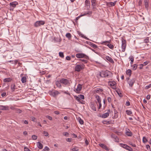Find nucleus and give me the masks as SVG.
<instances>
[{"label": "nucleus", "mask_w": 151, "mask_h": 151, "mask_svg": "<svg viewBox=\"0 0 151 151\" xmlns=\"http://www.w3.org/2000/svg\"><path fill=\"white\" fill-rule=\"evenodd\" d=\"M137 65L136 64H134L132 65V70H135L137 68Z\"/></svg>", "instance_id": "31"}, {"label": "nucleus", "mask_w": 151, "mask_h": 151, "mask_svg": "<svg viewBox=\"0 0 151 151\" xmlns=\"http://www.w3.org/2000/svg\"><path fill=\"white\" fill-rule=\"evenodd\" d=\"M103 90L100 88H96L94 91L95 93H99L100 92H102Z\"/></svg>", "instance_id": "22"}, {"label": "nucleus", "mask_w": 151, "mask_h": 151, "mask_svg": "<svg viewBox=\"0 0 151 151\" xmlns=\"http://www.w3.org/2000/svg\"><path fill=\"white\" fill-rule=\"evenodd\" d=\"M128 83L130 87H132L134 84L135 82V79L133 78L132 79H130L129 78H127Z\"/></svg>", "instance_id": "5"}, {"label": "nucleus", "mask_w": 151, "mask_h": 151, "mask_svg": "<svg viewBox=\"0 0 151 151\" xmlns=\"http://www.w3.org/2000/svg\"><path fill=\"white\" fill-rule=\"evenodd\" d=\"M145 7L147 9L148 7V6H149V5H148V3L147 2H146L145 3Z\"/></svg>", "instance_id": "54"}, {"label": "nucleus", "mask_w": 151, "mask_h": 151, "mask_svg": "<svg viewBox=\"0 0 151 151\" xmlns=\"http://www.w3.org/2000/svg\"><path fill=\"white\" fill-rule=\"evenodd\" d=\"M11 79L10 78H5L4 79V81L5 82H9L11 81Z\"/></svg>", "instance_id": "30"}, {"label": "nucleus", "mask_w": 151, "mask_h": 151, "mask_svg": "<svg viewBox=\"0 0 151 151\" xmlns=\"http://www.w3.org/2000/svg\"><path fill=\"white\" fill-rule=\"evenodd\" d=\"M55 84L59 88H60L62 87V86L61 85V83L60 82V81H57L55 82Z\"/></svg>", "instance_id": "20"}, {"label": "nucleus", "mask_w": 151, "mask_h": 151, "mask_svg": "<svg viewBox=\"0 0 151 151\" xmlns=\"http://www.w3.org/2000/svg\"><path fill=\"white\" fill-rule=\"evenodd\" d=\"M63 135L66 137H68L69 135V134L68 132H64L63 133Z\"/></svg>", "instance_id": "41"}, {"label": "nucleus", "mask_w": 151, "mask_h": 151, "mask_svg": "<svg viewBox=\"0 0 151 151\" xmlns=\"http://www.w3.org/2000/svg\"><path fill=\"white\" fill-rule=\"evenodd\" d=\"M111 136L112 137H113V138H114L115 139V140H116L115 141L116 142H118L117 141V140H118V138L115 135L112 134V135H111Z\"/></svg>", "instance_id": "36"}, {"label": "nucleus", "mask_w": 151, "mask_h": 151, "mask_svg": "<svg viewBox=\"0 0 151 151\" xmlns=\"http://www.w3.org/2000/svg\"><path fill=\"white\" fill-rule=\"evenodd\" d=\"M106 58L107 60L109 61L110 63H114V61L111 57L108 56H107L106 57Z\"/></svg>", "instance_id": "15"}, {"label": "nucleus", "mask_w": 151, "mask_h": 151, "mask_svg": "<svg viewBox=\"0 0 151 151\" xmlns=\"http://www.w3.org/2000/svg\"><path fill=\"white\" fill-rule=\"evenodd\" d=\"M67 141L70 142L71 141L72 139L71 138H68L66 139Z\"/></svg>", "instance_id": "59"}, {"label": "nucleus", "mask_w": 151, "mask_h": 151, "mask_svg": "<svg viewBox=\"0 0 151 151\" xmlns=\"http://www.w3.org/2000/svg\"><path fill=\"white\" fill-rule=\"evenodd\" d=\"M37 146L40 149H42L43 148L42 145L40 142H38L37 143Z\"/></svg>", "instance_id": "23"}, {"label": "nucleus", "mask_w": 151, "mask_h": 151, "mask_svg": "<svg viewBox=\"0 0 151 151\" xmlns=\"http://www.w3.org/2000/svg\"><path fill=\"white\" fill-rule=\"evenodd\" d=\"M10 6L13 8L15 7L18 4V3L17 2L14 1L11 2L10 4Z\"/></svg>", "instance_id": "17"}, {"label": "nucleus", "mask_w": 151, "mask_h": 151, "mask_svg": "<svg viewBox=\"0 0 151 151\" xmlns=\"http://www.w3.org/2000/svg\"><path fill=\"white\" fill-rule=\"evenodd\" d=\"M84 65L83 64L82 65H77L75 67V70L77 72H80L81 70L84 68Z\"/></svg>", "instance_id": "7"}, {"label": "nucleus", "mask_w": 151, "mask_h": 151, "mask_svg": "<svg viewBox=\"0 0 151 151\" xmlns=\"http://www.w3.org/2000/svg\"><path fill=\"white\" fill-rule=\"evenodd\" d=\"M79 60L83 62L84 63H87L88 62V61L84 59H80Z\"/></svg>", "instance_id": "43"}, {"label": "nucleus", "mask_w": 151, "mask_h": 151, "mask_svg": "<svg viewBox=\"0 0 151 151\" xmlns=\"http://www.w3.org/2000/svg\"><path fill=\"white\" fill-rule=\"evenodd\" d=\"M24 151H31L27 147L24 148Z\"/></svg>", "instance_id": "64"}, {"label": "nucleus", "mask_w": 151, "mask_h": 151, "mask_svg": "<svg viewBox=\"0 0 151 151\" xmlns=\"http://www.w3.org/2000/svg\"><path fill=\"white\" fill-rule=\"evenodd\" d=\"M116 1H115L114 2H107V3L106 5L109 7L114 6L116 4Z\"/></svg>", "instance_id": "14"}, {"label": "nucleus", "mask_w": 151, "mask_h": 151, "mask_svg": "<svg viewBox=\"0 0 151 151\" xmlns=\"http://www.w3.org/2000/svg\"><path fill=\"white\" fill-rule=\"evenodd\" d=\"M32 138L33 140H36L37 139V136L35 135H33L32 136Z\"/></svg>", "instance_id": "42"}, {"label": "nucleus", "mask_w": 151, "mask_h": 151, "mask_svg": "<svg viewBox=\"0 0 151 151\" xmlns=\"http://www.w3.org/2000/svg\"><path fill=\"white\" fill-rule=\"evenodd\" d=\"M46 117L49 120H52V118L51 116H50L48 115H47L46 116Z\"/></svg>", "instance_id": "56"}, {"label": "nucleus", "mask_w": 151, "mask_h": 151, "mask_svg": "<svg viewBox=\"0 0 151 151\" xmlns=\"http://www.w3.org/2000/svg\"><path fill=\"white\" fill-rule=\"evenodd\" d=\"M129 58L131 61L134 62V59L133 56H131Z\"/></svg>", "instance_id": "50"}, {"label": "nucleus", "mask_w": 151, "mask_h": 151, "mask_svg": "<svg viewBox=\"0 0 151 151\" xmlns=\"http://www.w3.org/2000/svg\"><path fill=\"white\" fill-rule=\"evenodd\" d=\"M59 56L62 58L64 57V55L63 52H60L59 53Z\"/></svg>", "instance_id": "38"}, {"label": "nucleus", "mask_w": 151, "mask_h": 151, "mask_svg": "<svg viewBox=\"0 0 151 151\" xmlns=\"http://www.w3.org/2000/svg\"><path fill=\"white\" fill-rule=\"evenodd\" d=\"M74 98L76 99V100L78 101V102L81 103V101L80 99V98L79 96H74Z\"/></svg>", "instance_id": "27"}, {"label": "nucleus", "mask_w": 151, "mask_h": 151, "mask_svg": "<svg viewBox=\"0 0 151 151\" xmlns=\"http://www.w3.org/2000/svg\"><path fill=\"white\" fill-rule=\"evenodd\" d=\"M45 23V22L44 21H38L35 22L34 24V25L36 27H38L42 25H43Z\"/></svg>", "instance_id": "3"}, {"label": "nucleus", "mask_w": 151, "mask_h": 151, "mask_svg": "<svg viewBox=\"0 0 151 151\" xmlns=\"http://www.w3.org/2000/svg\"><path fill=\"white\" fill-rule=\"evenodd\" d=\"M149 41V38H147L144 40V42L146 43H148Z\"/></svg>", "instance_id": "47"}, {"label": "nucleus", "mask_w": 151, "mask_h": 151, "mask_svg": "<svg viewBox=\"0 0 151 151\" xmlns=\"http://www.w3.org/2000/svg\"><path fill=\"white\" fill-rule=\"evenodd\" d=\"M139 66H140V67H139V69H142L143 67L144 66V65H143V64H140L139 65Z\"/></svg>", "instance_id": "58"}, {"label": "nucleus", "mask_w": 151, "mask_h": 151, "mask_svg": "<svg viewBox=\"0 0 151 151\" xmlns=\"http://www.w3.org/2000/svg\"><path fill=\"white\" fill-rule=\"evenodd\" d=\"M15 110L17 113H21L22 112V111L21 110L17 108Z\"/></svg>", "instance_id": "44"}, {"label": "nucleus", "mask_w": 151, "mask_h": 151, "mask_svg": "<svg viewBox=\"0 0 151 151\" xmlns=\"http://www.w3.org/2000/svg\"><path fill=\"white\" fill-rule=\"evenodd\" d=\"M109 71L107 70L102 71L100 73V75L102 77H108L109 76Z\"/></svg>", "instance_id": "8"}, {"label": "nucleus", "mask_w": 151, "mask_h": 151, "mask_svg": "<svg viewBox=\"0 0 151 151\" xmlns=\"http://www.w3.org/2000/svg\"><path fill=\"white\" fill-rule=\"evenodd\" d=\"M44 151H48L49 150V149L47 147H45L43 150Z\"/></svg>", "instance_id": "53"}, {"label": "nucleus", "mask_w": 151, "mask_h": 151, "mask_svg": "<svg viewBox=\"0 0 151 151\" xmlns=\"http://www.w3.org/2000/svg\"><path fill=\"white\" fill-rule=\"evenodd\" d=\"M65 36H66V37L67 38H68L69 40H70V39H71V37H72V36H71V34L69 33H67L66 34Z\"/></svg>", "instance_id": "29"}, {"label": "nucleus", "mask_w": 151, "mask_h": 151, "mask_svg": "<svg viewBox=\"0 0 151 151\" xmlns=\"http://www.w3.org/2000/svg\"><path fill=\"white\" fill-rule=\"evenodd\" d=\"M99 145L103 148L105 149L106 151L109 150V149L107 148L106 145L104 144H99Z\"/></svg>", "instance_id": "16"}, {"label": "nucleus", "mask_w": 151, "mask_h": 151, "mask_svg": "<svg viewBox=\"0 0 151 151\" xmlns=\"http://www.w3.org/2000/svg\"><path fill=\"white\" fill-rule=\"evenodd\" d=\"M60 81L61 83L65 85H67L68 86L70 85V81L66 79L62 78L60 80Z\"/></svg>", "instance_id": "4"}, {"label": "nucleus", "mask_w": 151, "mask_h": 151, "mask_svg": "<svg viewBox=\"0 0 151 151\" xmlns=\"http://www.w3.org/2000/svg\"><path fill=\"white\" fill-rule=\"evenodd\" d=\"M9 107L7 106L0 105V110L4 111L9 110Z\"/></svg>", "instance_id": "11"}, {"label": "nucleus", "mask_w": 151, "mask_h": 151, "mask_svg": "<svg viewBox=\"0 0 151 151\" xmlns=\"http://www.w3.org/2000/svg\"><path fill=\"white\" fill-rule=\"evenodd\" d=\"M103 122L104 124H110L109 122L107 121H104V122Z\"/></svg>", "instance_id": "57"}, {"label": "nucleus", "mask_w": 151, "mask_h": 151, "mask_svg": "<svg viewBox=\"0 0 151 151\" xmlns=\"http://www.w3.org/2000/svg\"><path fill=\"white\" fill-rule=\"evenodd\" d=\"M35 119L34 117V116L31 117V119L32 121H33L34 122Z\"/></svg>", "instance_id": "62"}, {"label": "nucleus", "mask_w": 151, "mask_h": 151, "mask_svg": "<svg viewBox=\"0 0 151 151\" xmlns=\"http://www.w3.org/2000/svg\"><path fill=\"white\" fill-rule=\"evenodd\" d=\"M126 149L129 151H133L132 149L128 145L127 146V147H126Z\"/></svg>", "instance_id": "37"}, {"label": "nucleus", "mask_w": 151, "mask_h": 151, "mask_svg": "<svg viewBox=\"0 0 151 151\" xmlns=\"http://www.w3.org/2000/svg\"><path fill=\"white\" fill-rule=\"evenodd\" d=\"M92 13V12H88V13H87L86 14H82V15H81L79 16L78 17H77L76 19H75V21L76 22H77V20L80 17H81V16H83L84 15H86V14H91Z\"/></svg>", "instance_id": "21"}, {"label": "nucleus", "mask_w": 151, "mask_h": 151, "mask_svg": "<svg viewBox=\"0 0 151 151\" xmlns=\"http://www.w3.org/2000/svg\"><path fill=\"white\" fill-rule=\"evenodd\" d=\"M95 98L97 101L98 103L101 102V99H100V97L99 95H95Z\"/></svg>", "instance_id": "24"}, {"label": "nucleus", "mask_w": 151, "mask_h": 151, "mask_svg": "<svg viewBox=\"0 0 151 151\" xmlns=\"http://www.w3.org/2000/svg\"><path fill=\"white\" fill-rule=\"evenodd\" d=\"M43 134L45 136H47L48 135V132L45 131H44L43 132Z\"/></svg>", "instance_id": "49"}, {"label": "nucleus", "mask_w": 151, "mask_h": 151, "mask_svg": "<svg viewBox=\"0 0 151 151\" xmlns=\"http://www.w3.org/2000/svg\"><path fill=\"white\" fill-rule=\"evenodd\" d=\"M126 47V41L123 39H122V52H124Z\"/></svg>", "instance_id": "6"}, {"label": "nucleus", "mask_w": 151, "mask_h": 151, "mask_svg": "<svg viewBox=\"0 0 151 151\" xmlns=\"http://www.w3.org/2000/svg\"><path fill=\"white\" fill-rule=\"evenodd\" d=\"M107 100L108 102L109 103H111V99L110 97H108L107 98Z\"/></svg>", "instance_id": "52"}, {"label": "nucleus", "mask_w": 151, "mask_h": 151, "mask_svg": "<svg viewBox=\"0 0 151 151\" xmlns=\"http://www.w3.org/2000/svg\"><path fill=\"white\" fill-rule=\"evenodd\" d=\"M98 103L99 104V106L98 107V109H99L101 107L102 105H101V102H98Z\"/></svg>", "instance_id": "55"}, {"label": "nucleus", "mask_w": 151, "mask_h": 151, "mask_svg": "<svg viewBox=\"0 0 151 151\" xmlns=\"http://www.w3.org/2000/svg\"><path fill=\"white\" fill-rule=\"evenodd\" d=\"M110 40L105 41H103L100 43L101 44L105 45H107L108 47L111 49H113L114 48V45H113L110 44Z\"/></svg>", "instance_id": "1"}, {"label": "nucleus", "mask_w": 151, "mask_h": 151, "mask_svg": "<svg viewBox=\"0 0 151 151\" xmlns=\"http://www.w3.org/2000/svg\"><path fill=\"white\" fill-rule=\"evenodd\" d=\"M66 59L68 60H70V57L69 56H67L66 58Z\"/></svg>", "instance_id": "63"}, {"label": "nucleus", "mask_w": 151, "mask_h": 151, "mask_svg": "<svg viewBox=\"0 0 151 151\" xmlns=\"http://www.w3.org/2000/svg\"><path fill=\"white\" fill-rule=\"evenodd\" d=\"M151 87V83L149 84L147 86L145 87L146 89H148L149 88Z\"/></svg>", "instance_id": "51"}, {"label": "nucleus", "mask_w": 151, "mask_h": 151, "mask_svg": "<svg viewBox=\"0 0 151 151\" xmlns=\"http://www.w3.org/2000/svg\"><path fill=\"white\" fill-rule=\"evenodd\" d=\"M90 45L91 47H92L94 48H97V46L96 45L92 43L91 42Z\"/></svg>", "instance_id": "34"}, {"label": "nucleus", "mask_w": 151, "mask_h": 151, "mask_svg": "<svg viewBox=\"0 0 151 151\" xmlns=\"http://www.w3.org/2000/svg\"><path fill=\"white\" fill-rule=\"evenodd\" d=\"M110 113V109H109L107 112L103 114L102 115V117L103 118H105L109 116V114Z\"/></svg>", "instance_id": "12"}, {"label": "nucleus", "mask_w": 151, "mask_h": 151, "mask_svg": "<svg viewBox=\"0 0 151 151\" xmlns=\"http://www.w3.org/2000/svg\"><path fill=\"white\" fill-rule=\"evenodd\" d=\"M91 2H92V6H93V7H94V6H95L96 5V0H93L91 1Z\"/></svg>", "instance_id": "39"}, {"label": "nucleus", "mask_w": 151, "mask_h": 151, "mask_svg": "<svg viewBox=\"0 0 151 151\" xmlns=\"http://www.w3.org/2000/svg\"><path fill=\"white\" fill-rule=\"evenodd\" d=\"M143 142L144 143H145L147 141V140L145 137H143Z\"/></svg>", "instance_id": "46"}, {"label": "nucleus", "mask_w": 151, "mask_h": 151, "mask_svg": "<svg viewBox=\"0 0 151 151\" xmlns=\"http://www.w3.org/2000/svg\"><path fill=\"white\" fill-rule=\"evenodd\" d=\"M49 93L50 95L54 97H55L56 96L60 94V93L56 90H55L54 91H50Z\"/></svg>", "instance_id": "9"}, {"label": "nucleus", "mask_w": 151, "mask_h": 151, "mask_svg": "<svg viewBox=\"0 0 151 151\" xmlns=\"http://www.w3.org/2000/svg\"><path fill=\"white\" fill-rule=\"evenodd\" d=\"M120 146L123 147L124 148L126 149V147L127 146V145L125 144H124L122 143H120L119 144Z\"/></svg>", "instance_id": "32"}, {"label": "nucleus", "mask_w": 151, "mask_h": 151, "mask_svg": "<svg viewBox=\"0 0 151 151\" xmlns=\"http://www.w3.org/2000/svg\"><path fill=\"white\" fill-rule=\"evenodd\" d=\"M76 56L78 58H84L86 60H88L89 59L88 57V56L83 53L77 54H76Z\"/></svg>", "instance_id": "2"}, {"label": "nucleus", "mask_w": 151, "mask_h": 151, "mask_svg": "<svg viewBox=\"0 0 151 151\" xmlns=\"http://www.w3.org/2000/svg\"><path fill=\"white\" fill-rule=\"evenodd\" d=\"M127 114L128 115H130L132 114V112L131 111L129 110H127L126 111Z\"/></svg>", "instance_id": "48"}, {"label": "nucleus", "mask_w": 151, "mask_h": 151, "mask_svg": "<svg viewBox=\"0 0 151 151\" xmlns=\"http://www.w3.org/2000/svg\"><path fill=\"white\" fill-rule=\"evenodd\" d=\"M82 88V85L80 84H78L77 86V88L76 89L75 91L77 93H78L81 90Z\"/></svg>", "instance_id": "13"}, {"label": "nucleus", "mask_w": 151, "mask_h": 151, "mask_svg": "<svg viewBox=\"0 0 151 151\" xmlns=\"http://www.w3.org/2000/svg\"><path fill=\"white\" fill-rule=\"evenodd\" d=\"M78 96L80 98V100L81 99H84L85 98L84 96L83 95H78Z\"/></svg>", "instance_id": "40"}, {"label": "nucleus", "mask_w": 151, "mask_h": 151, "mask_svg": "<svg viewBox=\"0 0 151 151\" xmlns=\"http://www.w3.org/2000/svg\"><path fill=\"white\" fill-rule=\"evenodd\" d=\"M126 105L127 106H129L130 105V103L129 101H127L126 102Z\"/></svg>", "instance_id": "60"}, {"label": "nucleus", "mask_w": 151, "mask_h": 151, "mask_svg": "<svg viewBox=\"0 0 151 151\" xmlns=\"http://www.w3.org/2000/svg\"><path fill=\"white\" fill-rule=\"evenodd\" d=\"M71 150L72 151H78V149L77 147H75L73 148Z\"/></svg>", "instance_id": "45"}, {"label": "nucleus", "mask_w": 151, "mask_h": 151, "mask_svg": "<svg viewBox=\"0 0 151 151\" xmlns=\"http://www.w3.org/2000/svg\"><path fill=\"white\" fill-rule=\"evenodd\" d=\"M78 119L80 124H83V121L80 117H78Z\"/></svg>", "instance_id": "33"}, {"label": "nucleus", "mask_w": 151, "mask_h": 151, "mask_svg": "<svg viewBox=\"0 0 151 151\" xmlns=\"http://www.w3.org/2000/svg\"><path fill=\"white\" fill-rule=\"evenodd\" d=\"M126 74L129 76H131L132 74V70L130 69L127 70L126 71Z\"/></svg>", "instance_id": "28"}, {"label": "nucleus", "mask_w": 151, "mask_h": 151, "mask_svg": "<svg viewBox=\"0 0 151 151\" xmlns=\"http://www.w3.org/2000/svg\"><path fill=\"white\" fill-rule=\"evenodd\" d=\"M27 78L25 76L23 77L21 79V81L23 83H25L26 81Z\"/></svg>", "instance_id": "26"}, {"label": "nucleus", "mask_w": 151, "mask_h": 151, "mask_svg": "<svg viewBox=\"0 0 151 151\" xmlns=\"http://www.w3.org/2000/svg\"><path fill=\"white\" fill-rule=\"evenodd\" d=\"M129 144L132 146L134 147H136V146L135 144H133L131 142L129 143Z\"/></svg>", "instance_id": "61"}, {"label": "nucleus", "mask_w": 151, "mask_h": 151, "mask_svg": "<svg viewBox=\"0 0 151 151\" xmlns=\"http://www.w3.org/2000/svg\"><path fill=\"white\" fill-rule=\"evenodd\" d=\"M96 105H95L94 104L91 103V105H90V107L91 109L94 111H96Z\"/></svg>", "instance_id": "19"}, {"label": "nucleus", "mask_w": 151, "mask_h": 151, "mask_svg": "<svg viewBox=\"0 0 151 151\" xmlns=\"http://www.w3.org/2000/svg\"><path fill=\"white\" fill-rule=\"evenodd\" d=\"M85 6L87 7L88 9L90 8V2L88 0H86L85 1Z\"/></svg>", "instance_id": "18"}, {"label": "nucleus", "mask_w": 151, "mask_h": 151, "mask_svg": "<svg viewBox=\"0 0 151 151\" xmlns=\"http://www.w3.org/2000/svg\"><path fill=\"white\" fill-rule=\"evenodd\" d=\"M109 84V85H110L111 86H112V88L114 89L116 88V83L114 81H109L108 82Z\"/></svg>", "instance_id": "10"}, {"label": "nucleus", "mask_w": 151, "mask_h": 151, "mask_svg": "<svg viewBox=\"0 0 151 151\" xmlns=\"http://www.w3.org/2000/svg\"><path fill=\"white\" fill-rule=\"evenodd\" d=\"M15 86L14 84L12 85L11 86V88L12 92H13L14 91V90L15 89Z\"/></svg>", "instance_id": "35"}, {"label": "nucleus", "mask_w": 151, "mask_h": 151, "mask_svg": "<svg viewBox=\"0 0 151 151\" xmlns=\"http://www.w3.org/2000/svg\"><path fill=\"white\" fill-rule=\"evenodd\" d=\"M126 134L128 136H131L132 135V133L130 131H126Z\"/></svg>", "instance_id": "25"}]
</instances>
